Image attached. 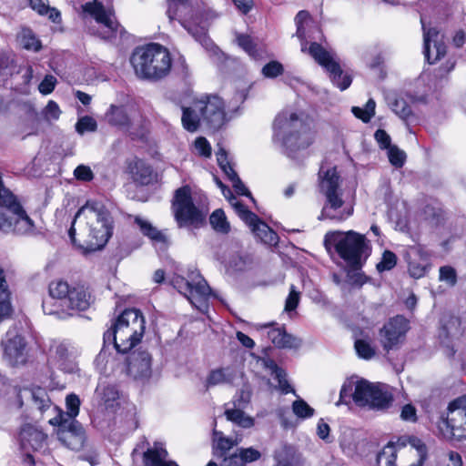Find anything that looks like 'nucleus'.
<instances>
[{
  "instance_id": "obj_40",
  "label": "nucleus",
  "mask_w": 466,
  "mask_h": 466,
  "mask_svg": "<svg viewBox=\"0 0 466 466\" xmlns=\"http://www.w3.org/2000/svg\"><path fill=\"white\" fill-rule=\"evenodd\" d=\"M225 415L228 420L232 421L241 428L249 429L254 426V419L248 416L240 409H228L225 411Z\"/></svg>"
},
{
  "instance_id": "obj_46",
  "label": "nucleus",
  "mask_w": 466,
  "mask_h": 466,
  "mask_svg": "<svg viewBox=\"0 0 466 466\" xmlns=\"http://www.w3.org/2000/svg\"><path fill=\"white\" fill-rule=\"evenodd\" d=\"M292 411L296 417L301 420L311 418L314 415V409L302 399H298L292 403Z\"/></svg>"
},
{
  "instance_id": "obj_3",
  "label": "nucleus",
  "mask_w": 466,
  "mask_h": 466,
  "mask_svg": "<svg viewBox=\"0 0 466 466\" xmlns=\"http://www.w3.org/2000/svg\"><path fill=\"white\" fill-rule=\"evenodd\" d=\"M50 298L43 302L46 315L66 319L68 310H86L91 304V296L83 286L71 287L66 281L56 280L49 285Z\"/></svg>"
},
{
  "instance_id": "obj_33",
  "label": "nucleus",
  "mask_w": 466,
  "mask_h": 466,
  "mask_svg": "<svg viewBox=\"0 0 466 466\" xmlns=\"http://www.w3.org/2000/svg\"><path fill=\"white\" fill-rule=\"evenodd\" d=\"M20 441L24 449L31 448L36 451L42 448L46 435L32 426H26L20 432Z\"/></svg>"
},
{
  "instance_id": "obj_52",
  "label": "nucleus",
  "mask_w": 466,
  "mask_h": 466,
  "mask_svg": "<svg viewBox=\"0 0 466 466\" xmlns=\"http://www.w3.org/2000/svg\"><path fill=\"white\" fill-rule=\"evenodd\" d=\"M396 264L397 256L390 250H385L382 254L380 262L377 264V269L380 272L390 270L396 266Z\"/></svg>"
},
{
  "instance_id": "obj_49",
  "label": "nucleus",
  "mask_w": 466,
  "mask_h": 466,
  "mask_svg": "<svg viewBox=\"0 0 466 466\" xmlns=\"http://www.w3.org/2000/svg\"><path fill=\"white\" fill-rule=\"evenodd\" d=\"M355 350L358 356L365 360H370L375 355L374 348L364 339H357L355 341Z\"/></svg>"
},
{
  "instance_id": "obj_59",
  "label": "nucleus",
  "mask_w": 466,
  "mask_h": 466,
  "mask_svg": "<svg viewBox=\"0 0 466 466\" xmlns=\"http://www.w3.org/2000/svg\"><path fill=\"white\" fill-rule=\"evenodd\" d=\"M216 155L218 164L227 177L229 176L230 171H235L228 159V155L224 148H219Z\"/></svg>"
},
{
  "instance_id": "obj_9",
  "label": "nucleus",
  "mask_w": 466,
  "mask_h": 466,
  "mask_svg": "<svg viewBox=\"0 0 466 466\" xmlns=\"http://www.w3.org/2000/svg\"><path fill=\"white\" fill-rule=\"evenodd\" d=\"M23 397H30L35 407L46 415L49 423H61L62 420H76L81 401L77 395L71 393L66 398V411L50 403L46 391L42 388L25 390Z\"/></svg>"
},
{
  "instance_id": "obj_8",
  "label": "nucleus",
  "mask_w": 466,
  "mask_h": 466,
  "mask_svg": "<svg viewBox=\"0 0 466 466\" xmlns=\"http://www.w3.org/2000/svg\"><path fill=\"white\" fill-rule=\"evenodd\" d=\"M320 191L326 198L319 219L344 221L353 214V207L345 204L342 199V190L339 177L335 167L326 171L320 170Z\"/></svg>"
},
{
  "instance_id": "obj_58",
  "label": "nucleus",
  "mask_w": 466,
  "mask_h": 466,
  "mask_svg": "<svg viewBox=\"0 0 466 466\" xmlns=\"http://www.w3.org/2000/svg\"><path fill=\"white\" fill-rule=\"evenodd\" d=\"M194 147L198 154L204 157H209L211 156V146L209 142L203 137L196 138L194 142Z\"/></svg>"
},
{
  "instance_id": "obj_17",
  "label": "nucleus",
  "mask_w": 466,
  "mask_h": 466,
  "mask_svg": "<svg viewBox=\"0 0 466 466\" xmlns=\"http://www.w3.org/2000/svg\"><path fill=\"white\" fill-rule=\"evenodd\" d=\"M309 55L320 66L326 68L329 73V77L333 84L340 90H346L352 82V77L350 74L344 73L339 65L335 61L333 55L324 49L317 43H311L309 48Z\"/></svg>"
},
{
  "instance_id": "obj_4",
  "label": "nucleus",
  "mask_w": 466,
  "mask_h": 466,
  "mask_svg": "<svg viewBox=\"0 0 466 466\" xmlns=\"http://www.w3.org/2000/svg\"><path fill=\"white\" fill-rule=\"evenodd\" d=\"M145 319L136 309L123 311L104 333L105 343L112 342L118 353H127L142 339Z\"/></svg>"
},
{
  "instance_id": "obj_11",
  "label": "nucleus",
  "mask_w": 466,
  "mask_h": 466,
  "mask_svg": "<svg viewBox=\"0 0 466 466\" xmlns=\"http://www.w3.org/2000/svg\"><path fill=\"white\" fill-rule=\"evenodd\" d=\"M172 209L179 228L187 225L198 227L204 223L207 216V210L199 206L188 186L175 191Z\"/></svg>"
},
{
  "instance_id": "obj_14",
  "label": "nucleus",
  "mask_w": 466,
  "mask_h": 466,
  "mask_svg": "<svg viewBox=\"0 0 466 466\" xmlns=\"http://www.w3.org/2000/svg\"><path fill=\"white\" fill-rule=\"evenodd\" d=\"M119 353L118 357L106 365H110L115 373H126L134 379H148L152 374V357L147 350H134L127 356Z\"/></svg>"
},
{
  "instance_id": "obj_22",
  "label": "nucleus",
  "mask_w": 466,
  "mask_h": 466,
  "mask_svg": "<svg viewBox=\"0 0 466 466\" xmlns=\"http://www.w3.org/2000/svg\"><path fill=\"white\" fill-rule=\"evenodd\" d=\"M238 216L249 227L253 234L267 245H276L278 235L256 214L249 211L243 204H236Z\"/></svg>"
},
{
  "instance_id": "obj_13",
  "label": "nucleus",
  "mask_w": 466,
  "mask_h": 466,
  "mask_svg": "<svg viewBox=\"0 0 466 466\" xmlns=\"http://www.w3.org/2000/svg\"><path fill=\"white\" fill-rule=\"evenodd\" d=\"M172 285L200 312L205 313L208 311V301L211 295V290L207 281L199 275L198 272H191L189 279H186L181 276L174 277L172 279Z\"/></svg>"
},
{
  "instance_id": "obj_63",
  "label": "nucleus",
  "mask_w": 466,
  "mask_h": 466,
  "mask_svg": "<svg viewBox=\"0 0 466 466\" xmlns=\"http://www.w3.org/2000/svg\"><path fill=\"white\" fill-rule=\"evenodd\" d=\"M75 177L78 180L90 181L93 179V172L91 168L85 165H79L74 171Z\"/></svg>"
},
{
  "instance_id": "obj_27",
  "label": "nucleus",
  "mask_w": 466,
  "mask_h": 466,
  "mask_svg": "<svg viewBox=\"0 0 466 466\" xmlns=\"http://www.w3.org/2000/svg\"><path fill=\"white\" fill-rule=\"evenodd\" d=\"M134 224L137 226L140 233L147 237L155 247L165 248L167 246V236L165 231L159 230L148 219L136 216Z\"/></svg>"
},
{
  "instance_id": "obj_57",
  "label": "nucleus",
  "mask_w": 466,
  "mask_h": 466,
  "mask_svg": "<svg viewBox=\"0 0 466 466\" xmlns=\"http://www.w3.org/2000/svg\"><path fill=\"white\" fill-rule=\"evenodd\" d=\"M57 80L53 75H46L38 86V90L42 95L51 94L56 86Z\"/></svg>"
},
{
  "instance_id": "obj_35",
  "label": "nucleus",
  "mask_w": 466,
  "mask_h": 466,
  "mask_svg": "<svg viewBox=\"0 0 466 466\" xmlns=\"http://www.w3.org/2000/svg\"><path fill=\"white\" fill-rule=\"evenodd\" d=\"M20 71L21 68L15 62V55L11 52L0 51V84Z\"/></svg>"
},
{
  "instance_id": "obj_15",
  "label": "nucleus",
  "mask_w": 466,
  "mask_h": 466,
  "mask_svg": "<svg viewBox=\"0 0 466 466\" xmlns=\"http://www.w3.org/2000/svg\"><path fill=\"white\" fill-rule=\"evenodd\" d=\"M83 16L93 18L96 25L89 27L91 34L103 39H111L119 31V25L116 20L113 12L105 8L101 2L93 0L82 5Z\"/></svg>"
},
{
  "instance_id": "obj_6",
  "label": "nucleus",
  "mask_w": 466,
  "mask_h": 466,
  "mask_svg": "<svg viewBox=\"0 0 466 466\" xmlns=\"http://www.w3.org/2000/svg\"><path fill=\"white\" fill-rule=\"evenodd\" d=\"M130 63L137 77L159 80L169 74L172 60L166 47L158 44H149L137 47L131 56Z\"/></svg>"
},
{
  "instance_id": "obj_23",
  "label": "nucleus",
  "mask_w": 466,
  "mask_h": 466,
  "mask_svg": "<svg viewBox=\"0 0 466 466\" xmlns=\"http://www.w3.org/2000/svg\"><path fill=\"white\" fill-rule=\"evenodd\" d=\"M424 56L430 64H434L446 54L444 35L435 27H423Z\"/></svg>"
},
{
  "instance_id": "obj_2",
  "label": "nucleus",
  "mask_w": 466,
  "mask_h": 466,
  "mask_svg": "<svg viewBox=\"0 0 466 466\" xmlns=\"http://www.w3.org/2000/svg\"><path fill=\"white\" fill-rule=\"evenodd\" d=\"M78 222L81 230L86 235L87 248L96 250L103 248L112 235V219L109 212L103 203L96 200H88L77 211L73 224ZM74 225L68 231L73 244H76Z\"/></svg>"
},
{
  "instance_id": "obj_26",
  "label": "nucleus",
  "mask_w": 466,
  "mask_h": 466,
  "mask_svg": "<svg viewBox=\"0 0 466 466\" xmlns=\"http://www.w3.org/2000/svg\"><path fill=\"white\" fill-rule=\"evenodd\" d=\"M119 392L115 385L100 381L95 391V400L101 410L114 411L119 405Z\"/></svg>"
},
{
  "instance_id": "obj_44",
  "label": "nucleus",
  "mask_w": 466,
  "mask_h": 466,
  "mask_svg": "<svg viewBox=\"0 0 466 466\" xmlns=\"http://www.w3.org/2000/svg\"><path fill=\"white\" fill-rule=\"evenodd\" d=\"M212 228L221 233H228L229 231V223L227 220L225 212L222 209H216L209 218Z\"/></svg>"
},
{
  "instance_id": "obj_64",
  "label": "nucleus",
  "mask_w": 466,
  "mask_h": 466,
  "mask_svg": "<svg viewBox=\"0 0 466 466\" xmlns=\"http://www.w3.org/2000/svg\"><path fill=\"white\" fill-rule=\"evenodd\" d=\"M299 301V293L295 290L294 287L291 286L289 294L286 299L285 303V310L291 311L294 310Z\"/></svg>"
},
{
  "instance_id": "obj_16",
  "label": "nucleus",
  "mask_w": 466,
  "mask_h": 466,
  "mask_svg": "<svg viewBox=\"0 0 466 466\" xmlns=\"http://www.w3.org/2000/svg\"><path fill=\"white\" fill-rule=\"evenodd\" d=\"M79 348L67 341L53 339L48 348V363L66 373H75L78 370L77 358Z\"/></svg>"
},
{
  "instance_id": "obj_25",
  "label": "nucleus",
  "mask_w": 466,
  "mask_h": 466,
  "mask_svg": "<svg viewBox=\"0 0 466 466\" xmlns=\"http://www.w3.org/2000/svg\"><path fill=\"white\" fill-rule=\"evenodd\" d=\"M257 329L267 330L268 339L278 348L297 349L301 345L299 339L288 334L282 327H275L272 323H266L258 325Z\"/></svg>"
},
{
  "instance_id": "obj_32",
  "label": "nucleus",
  "mask_w": 466,
  "mask_h": 466,
  "mask_svg": "<svg viewBox=\"0 0 466 466\" xmlns=\"http://www.w3.org/2000/svg\"><path fill=\"white\" fill-rule=\"evenodd\" d=\"M195 99L189 105H182L181 123L183 127L188 132H196L203 123L202 116L198 108L195 107Z\"/></svg>"
},
{
  "instance_id": "obj_60",
  "label": "nucleus",
  "mask_w": 466,
  "mask_h": 466,
  "mask_svg": "<svg viewBox=\"0 0 466 466\" xmlns=\"http://www.w3.org/2000/svg\"><path fill=\"white\" fill-rule=\"evenodd\" d=\"M292 449L288 446H283L280 450L275 452L274 458L277 461L276 466H291L288 457L291 454Z\"/></svg>"
},
{
  "instance_id": "obj_36",
  "label": "nucleus",
  "mask_w": 466,
  "mask_h": 466,
  "mask_svg": "<svg viewBox=\"0 0 466 466\" xmlns=\"http://www.w3.org/2000/svg\"><path fill=\"white\" fill-rule=\"evenodd\" d=\"M264 365L270 371L271 375L274 377V380L278 381V389L281 391V393L288 394L292 392L295 394V390L291 388L286 379L285 371L279 368L274 360H265Z\"/></svg>"
},
{
  "instance_id": "obj_48",
  "label": "nucleus",
  "mask_w": 466,
  "mask_h": 466,
  "mask_svg": "<svg viewBox=\"0 0 466 466\" xmlns=\"http://www.w3.org/2000/svg\"><path fill=\"white\" fill-rule=\"evenodd\" d=\"M96 128V121L88 116L79 118L76 124V130L80 135H83L86 132H95Z\"/></svg>"
},
{
  "instance_id": "obj_30",
  "label": "nucleus",
  "mask_w": 466,
  "mask_h": 466,
  "mask_svg": "<svg viewBox=\"0 0 466 466\" xmlns=\"http://www.w3.org/2000/svg\"><path fill=\"white\" fill-rule=\"evenodd\" d=\"M198 5V0H168L167 15L170 20L190 18Z\"/></svg>"
},
{
  "instance_id": "obj_31",
  "label": "nucleus",
  "mask_w": 466,
  "mask_h": 466,
  "mask_svg": "<svg viewBox=\"0 0 466 466\" xmlns=\"http://www.w3.org/2000/svg\"><path fill=\"white\" fill-rule=\"evenodd\" d=\"M167 451L160 442H156L154 446L144 453L145 466H177V463L167 461Z\"/></svg>"
},
{
  "instance_id": "obj_28",
  "label": "nucleus",
  "mask_w": 466,
  "mask_h": 466,
  "mask_svg": "<svg viewBox=\"0 0 466 466\" xmlns=\"http://www.w3.org/2000/svg\"><path fill=\"white\" fill-rule=\"evenodd\" d=\"M104 117L109 125L123 129H129L134 124L132 115L125 106L111 105Z\"/></svg>"
},
{
  "instance_id": "obj_20",
  "label": "nucleus",
  "mask_w": 466,
  "mask_h": 466,
  "mask_svg": "<svg viewBox=\"0 0 466 466\" xmlns=\"http://www.w3.org/2000/svg\"><path fill=\"white\" fill-rule=\"evenodd\" d=\"M4 357L11 365L25 362L27 358L26 342L15 328L9 329L1 341Z\"/></svg>"
},
{
  "instance_id": "obj_1",
  "label": "nucleus",
  "mask_w": 466,
  "mask_h": 466,
  "mask_svg": "<svg viewBox=\"0 0 466 466\" xmlns=\"http://www.w3.org/2000/svg\"><path fill=\"white\" fill-rule=\"evenodd\" d=\"M272 140L285 155L293 157L314 142L313 120L303 111H283L275 118Z\"/></svg>"
},
{
  "instance_id": "obj_37",
  "label": "nucleus",
  "mask_w": 466,
  "mask_h": 466,
  "mask_svg": "<svg viewBox=\"0 0 466 466\" xmlns=\"http://www.w3.org/2000/svg\"><path fill=\"white\" fill-rule=\"evenodd\" d=\"M16 42L22 48L38 52L42 48V44L33 31L29 28H22L16 35Z\"/></svg>"
},
{
  "instance_id": "obj_34",
  "label": "nucleus",
  "mask_w": 466,
  "mask_h": 466,
  "mask_svg": "<svg viewBox=\"0 0 466 466\" xmlns=\"http://www.w3.org/2000/svg\"><path fill=\"white\" fill-rule=\"evenodd\" d=\"M238 376V372L234 368H220L214 370L209 373L207 383L208 386L232 384Z\"/></svg>"
},
{
  "instance_id": "obj_51",
  "label": "nucleus",
  "mask_w": 466,
  "mask_h": 466,
  "mask_svg": "<svg viewBox=\"0 0 466 466\" xmlns=\"http://www.w3.org/2000/svg\"><path fill=\"white\" fill-rule=\"evenodd\" d=\"M387 155L391 165L396 167H400L404 165L406 154L403 150L400 149L397 146H393L387 150Z\"/></svg>"
},
{
  "instance_id": "obj_38",
  "label": "nucleus",
  "mask_w": 466,
  "mask_h": 466,
  "mask_svg": "<svg viewBox=\"0 0 466 466\" xmlns=\"http://www.w3.org/2000/svg\"><path fill=\"white\" fill-rule=\"evenodd\" d=\"M11 313L10 293L7 289L4 271L0 268V323L8 319Z\"/></svg>"
},
{
  "instance_id": "obj_53",
  "label": "nucleus",
  "mask_w": 466,
  "mask_h": 466,
  "mask_svg": "<svg viewBox=\"0 0 466 466\" xmlns=\"http://www.w3.org/2000/svg\"><path fill=\"white\" fill-rule=\"evenodd\" d=\"M237 454L244 466L246 463L256 461L261 457V453L252 447L239 449Z\"/></svg>"
},
{
  "instance_id": "obj_7",
  "label": "nucleus",
  "mask_w": 466,
  "mask_h": 466,
  "mask_svg": "<svg viewBox=\"0 0 466 466\" xmlns=\"http://www.w3.org/2000/svg\"><path fill=\"white\" fill-rule=\"evenodd\" d=\"M352 398L360 407L372 410L388 409L393 400L390 389L385 384L370 383L366 380H350L340 390V399Z\"/></svg>"
},
{
  "instance_id": "obj_41",
  "label": "nucleus",
  "mask_w": 466,
  "mask_h": 466,
  "mask_svg": "<svg viewBox=\"0 0 466 466\" xmlns=\"http://www.w3.org/2000/svg\"><path fill=\"white\" fill-rule=\"evenodd\" d=\"M29 5L40 15H47L52 22L56 23L60 20V13L50 7L47 0H29Z\"/></svg>"
},
{
  "instance_id": "obj_19",
  "label": "nucleus",
  "mask_w": 466,
  "mask_h": 466,
  "mask_svg": "<svg viewBox=\"0 0 466 466\" xmlns=\"http://www.w3.org/2000/svg\"><path fill=\"white\" fill-rule=\"evenodd\" d=\"M408 330V320L401 316H397L390 319L380 329L379 341L386 351L398 350L404 342Z\"/></svg>"
},
{
  "instance_id": "obj_21",
  "label": "nucleus",
  "mask_w": 466,
  "mask_h": 466,
  "mask_svg": "<svg viewBox=\"0 0 466 466\" xmlns=\"http://www.w3.org/2000/svg\"><path fill=\"white\" fill-rule=\"evenodd\" d=\"M56 426L58 441L72 451H80L86 441V433L77 420H62L61 423H50Z\"/></svg>"
},
{
  "instance_id": "obj_29",
  "label": "nucleus",
  "mask_w": 466,
  "mask_h": 466,
  "mask_svg": "<svg viewBox=\"0 0 466 466\" xmlns=\"http://www.w3.org/2000/svg\"><path fill=\"white\" fill-rule=\"evenodd\" d=\"M127 169L133 180L140 185H148L153 179L152 167L142 159H129Z\"/></svg>"
},
{
  "instance_id": "obj_45",
  "label": "nucleus",
  "mask_w": 466,
  "mask_h": 466,
  "mask_svg": "<svg viewBox=\"0 0 466 466\" xmlns=\"http://www.w3.org/2000/svg\"><path fill=\"white\" fill-rule=\"evenodd\" d=\"M376 103L373 99H369L364 107L353 106L351 111L353 115L363 122H369L375 114Z\"/></svg>"
},
{
  "instance_id": "obj_47",
  "label": "nucleus",
  "mask_w": 466,
  "mask_h": 466,
  "mask_svg": "<svg viewBox=\"0 0 466 466\" xmlns=\"http://www.w3.org/2000/svg\"><path fill=\"white\" fill-rule=\"evenodd\" d=\"M390 106L392 111L403 120H407L411 115L410 106L403 98L394 99Z\"/></svg>"
},
{
  "instance_id": "obj_61",
  "label": "nucleus",
  "mask_w": 466,
  "mask_h": 466,
  "mask_svg": "<svg viewBox=\"0 0 466 466\" xmlns=\"http://www.w3.org/2000/svg\"><path fill=\"white\" fill-rule=\"evenodd\" d=\"M61 115V110L53 100L48 101L47 105L44 109V116L47 120H57Z\"/></svg>"
},
{
  "instance_id": "obj_10",
  "label": "nucleus",
  "mask_w": 466,
  "mask_h": 466,
  "mask_svg": "<svg viewBox=\"0 0 466 466\" xmlns=\"http://www.w3.org/2000/svg\"><path fill=\"white\" fill-rule=\"evenodd\" d=\"M326 246H333L341 258L356 267L367 248L366 238L353 230L348 232L332 231L325 235Z\"/></svg>"
},
{
  "instance_id": "obj_56",
  "label": "nucleus",
  "mask_w": 466,
  "mask_h": 466,
  "mask_svg": "<svg viewBox=\"0 0 466 466\" xmlns=\"http://www.w3.org/2000/svg\"><path fill=\"white\" fill-rule=\"evenodd\" d=\"M238 45L250 56L251 57H257L256 46L251 40L250 36L246 35H238L237 36Z\"/></svg>"
},
{
  "instance_id": "obj_43",
  "label": "nucleus",
  "mask_w": 466,
  "mask_h": 466,
  "mask_svg": "<svg viewBox=\"0 0 466 466\" xmlns=\"http://www.w3.org/2000/svg\"><path fill=\"white\" fill-rule=\"evenodd\" d=\"M185 27L207 50L210 51L214 55L218 54V48L208 37L205 27L202 26L199 29H193L191 27H187L186 25Z\"/></svg>"
},
{
  "instance_id": "obj_18",
  "label": "nucleus",
  "mask_w": 466,
  "mask_h": 466,
  "mask_svg": "<svg viewBox=\"0 0 466 466\" xmlns=\"http://www.w3.org/2000/svg\"><path fill=\"white\" fill-rule=\"evenodd\" d=\"M195 107L200 112L203 123L211 128H218L230 117L223 100L218 96H201L195 99Z\"/></svg>"
},
{
  "instance_id": "obj_12",
  "label": "nucleus",
  "mask_w": 466,
  "mask_h": 466,
  "mask_svg": "<svg viewBox=\"0 0 466 466\" xmlns=\"http://www.w3.org/2000/svg\"><path fill=\"white\" fill-rule=\"evenodd\" d=\"M437 428L441 437L447 441L466 440V396L450 402L447 412L441 416Z\"/></svg>"
},
{
  "instance_id": "obj_5",
  "label": "nucleus",
  "mask_w": 466,
  "mask_h": 466,
  "mask_svg": "<svg viewBox=\"0 0 466 466\" xmlns=\"http://www.w3.org/2000/svg\"><path fill=\"white\" fill-rule=\"evenodd\" d=\"M428 457V449L422 440L404 435L390 441L377 455V462L385 461V466H422Z\"/></svg>"
},
{
  "instance_id": "obj_54",
  "label": "nucleus",
  "mask_w": 466,
  "mask_h": 466,
  "mask_svg": "<svg viewBox=\"0 0 466 466\" xmlns=\"http://www.w3.org/2000/svg\"><path fill=\"white\" fill-rule=\"evenodd\" d=\"M261 72L265 77L275 78L283 74L284 68L279 62L270 61L262 67Z\"/></svg>"
},
{
  "instance_id": "obj_39",
  "label": "nucleus",
  "mask_w": 466,
  "mask_h": 466,
  "mask_svg": "<svg viewBox=\"0 0 466 466\" xmlns=\"http://www.w3.org/2000/svg\"><path fill=\"white\" fill-rule=\"evenodd\" d=\"M311 22L309 12L302 10L299 11L295 17V24L297 26L296 36L300 40L301 51L306 52V27Z\"/></svg>"
},
{
  "instance_id": "obj_55",
  "label": "nucleus",
  "mask_w": 466,
  "mask_h": 466,
  "mask_svg": "<svg viewBox=\"0 0 466 466\" xmlns=\"http://www.w3.org/2000/svg\"><path fill=\"white\" fill-rule=\"evenodd\" d=\"M439 279L449 286H454L457 282L456 270L451 266L441 267L439 269Z\"/></svg>"
},
{
  "instance_id": "obj_24",
  "label": "nucleus",
  "mask_w": 466,
  "mask_h": 466,
  "mask_svg": "<svg viewBox=\"0 0 466 466\" xmlns=\"http://www.w3.org/2000/svg\"><path fill=\"white\" fill-rule=\"evenodd\" d=\"M408 272L414 279H420L431 268L429 253L420 247H411L406 253Z\"/></svg>"
},
{
  "instance_id": "obj_42",
  "label": "nucleus",
  "mask_w": 466,
  "mask_h": 466,
  "mask_svg": "<svg viewBox=\"0 0 466 466\" xmlns=\"http://www.w3.org/2000/svg\"><path fill=\"white\" fill-rule=\"evenodd\" d=\"M241 439L236 438L232 440L225 437L222 431H217L216 429L213 430V447L216 451H219L221 455L229 451L233 446L238 445Z\"/></svg>"
},
{
  "instance_id": "obj_62",
  "label": "nucleus",
  "mask_w": 466,
  "mask_h": 466,
  "mask_svg": "<svg viewBox=\"0 0 466 466\" xmlns=\"http://www.w3.org/2000/svg\"><path fill=\"white\" fill-rule=\"evenodd\" d=\"M375 140L381 149L389 150L391 145V138L389 134L383 129H378L374 134Z\"/></svg>"
},
{
  "instance_id": "obj_50",
  "label": "nucleus",
  "mask_w": 466,
  "mask_h": 466,
  "mask_svg": "<svg viewBox=\"0 0 466 466\" xmlns=\"http://www.w3.org/2000/svg\"><path fill=\"white\" fill-rule=\"evenodd\" d=\"M227 177L232 183V187L237 194L249 197L252 201H255L249 190L246 187V186L244 185V183L241 181V179L238 177V174L235 171H230L229 176H228Z\"/></svg>"
}]
</instances>
